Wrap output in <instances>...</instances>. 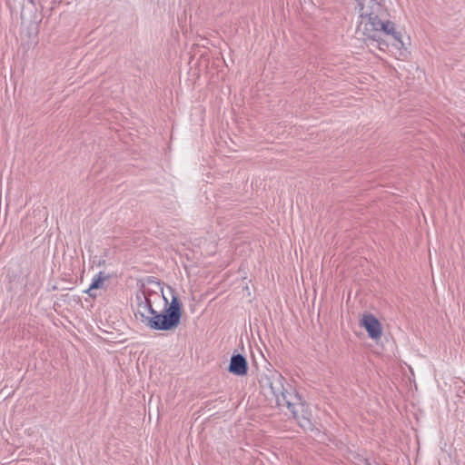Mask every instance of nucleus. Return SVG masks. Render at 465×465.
<instances>
[{
    "label": "nucleus",
    "instance_id": "1",
    "mask_svg": "<svg viewBox=\"0 0 465 465\" xmlns=\"http://www.w3.org/2000/svg\"><path fill=\"white\" fill-rule=\"evenodd\" d=\"M283 377L279 373H272L262 380V386L269 390L279 407L286 406L292 412L299 426L304 430H312V414L308 406L292 387L283 386Z\"/></svg>",
    "mask_w": 465,
    "mask_h": 465
},
{
    "label": "nucleus",
    "instance_id": "7",
    "mask_svg": "<svg viewBox=\"0 0 465 465\" xmlns=\"http://www.w3.org/2000/svg\"><path fill=\"white\" fill-rule=\"evenodd\" d=\"M248 365L246 359L241 355H232L230 361L229 371L232 374L242 376L247 373Z\"/></svg>",
    "mask_w": 465,
    "mask_h": 465
},
{
    "label": "nucleus",
    "instance_id": "3",
    "mask_svg": "<svg viewBox=\"0 0 465 465\" xmlns=\"http://www.w3.org/2000/svg\"><path fill=\"white\" fill-rule=\"evenodd\" d=\"M359 5L360 16L366 21H361V25L363 26V34L367 38L376 42L380 50H384L388 45L386 42L381 38L382 35L390 37L393 41V45L400 48L403 45L401 41V35L395 29L394 23L381 19L376 13L381 9L380 5L376 0H370L373 4L372 8H376V11L368 12L365 9V1L361 2L357 0Z\"/></svg>",
    "mask_w": 465,
    "mask_h": 465
},
{
    "label": "nucleus",
    "instance_id": "11",
    "mask_svg": "<svg viewBox=\"0 0 465 465\" xmlns=\"http://www.w3.org/2000/svg\"><path fill=\"white\" fill-rule=\"evenodd\" d=\"M163 299H164L165 303L167 304L168 303V299L164 295H163Z\"/></svg>",
    "mask_w": 465,
    "mask_h": 465
},
{
    "label": "nucleus",
    "instance_id": "10",
    "mask_svg": "<svg viewBox=\"0 0 465 465\" xmlns=\"http://www.w3.org/2000/svg\"><path fill=\"white\" fill-rule=\"evenodd\" d=\"M148 282H154V281H153V280H151V279L149 278V279H148ZM155 283H156L158 286H160V282H155Z\"/></svg>",
    "mask_w": 465,
    "mask_h": 465
},
{
    "label": "nucleus",
    "instance_id": "5",
    "mask_svg": "<svg viewBox=\"0 0 465 465\" xmlns=\"http://www.w3.org/2000/svg\"><path fill=\"white\" fill-rule=\"evenodd\" d=\"M148 322V328L155 331H171L180 323L176 318L165 312V310L163 312L155 311V314H153Z\"/></svg>",
    "mask_w": 465,
    "mask_h": 465
},
{
    "label": "nucleus",
    "instance_id": "2",
    "mask_svg": "<svg viewBox=\"0 0 465 465\" xmlns=\"http://www.w3.org/2000/svg\"><path fill=\"white\" fill-rule=\"evenodd\" d=\"M359 5L360 16L366 21H361V25L363 26V34L367 38L376 42L380 50H384L388 45L386 42L381 38L382 35L390 37L393 41V45L400 48L403 45L401 41V35L395 29L394 23L381 19L376 13L381 9L380 5L376 0H370L373 4L372 8H376V11L368 12L365 9V1L361 2L357 0Z\"/></svg>",
    "mask_w": 465,
    "mask_h": 465
},
{
    "label": "nucleus",
    "instance_id": "4",
    "mask_svg": "<svg viewBox=\"0 0 465 465\" xmlns=\"http://www.w3.org/2000/svg\"><path fill=\"white\" fill-rule=\"evenodd\" d=\"M149 291H143L136 294V312L135 316L148 327V321L151 320L153 314H155V310L153 308L152 302L149 298Z\"/></svg>",
    "mask_w": 465,
    "mask_h": 465
},
{
    "label": "nucleus",
    "instance_id": "9",
    "mask_svg": "<svg viewBox=\"0 0 465 465\" xmlns=\"http://www.w3.org/2000/svg\"><path fill=\"white\" fill-rule=\"evenodd\" d=\"M106 280V277L104 275V272H100L98 274H96L93 280H92V282L88 288V290L86 291V292L90 295V296H95L94 293H93V291L94 290H96V289H100L104 286V281Z\"/></svg>",
    "mask_w": 465,
    "mask_h": 465
},
{
    "label": "nucleus",
    "instance_id": "8",
    "mask_svg": "<svg viewBox=\"0 0 465 465\" xmlns=\"http://www.w3.org/2000/svg\"><path fill=\"white\" fill-rule=\"evenodd\" d=\"M169 290L172 293V301L170 304L164 308L165 312H168L180 322L182 317V304L177 296L173 294V290L172 288H169Z\"/></svg>",
    "mask_w": 465,
    "mask_h": 465
},
{
    "label": "nucleus",
    "instance_id": "6",
    "mask_svg": "<svg viewBox=\"0 0 465 465\" xmlns=\"http://www.w3.org/2000/svg\"><path fill=\"white\" fill-rule=\"evenodd\" d=\"M361 326L365 328L368 335L372 340L378 341L382 334V329L380 322L376 317L371 313L364 314L361 322Z\"/></svg>",
    "mask_w": 465,
    "mask_h": 465
}]
</instances>
